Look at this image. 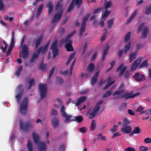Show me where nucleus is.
Masks as SVG:
<instances>
[{
	"label": "nucleus",
	"mask_w": 151,
	"mask_h": 151,
	"mask_svg": "<svg viewBox=\"0 0 151 151\" xmlns=\"http://www.w3.org/2000/svg\"><path fill=\"white\" fill-rule=\"evenodd\" d=\"M65 106L63 105L61 106L60 112L61 116L65 119V122L66 123L68 122L71 121H76L78 123L81 122L83 120V117L81 116H75V119L74 120H72L71 119L72 116L71 115L68 114L65 111Z\"/></svg>",
	"instance_id": "f257e3e1"
},
{
	"label": "nucleus",
	"mask_w": 151,
	"mask_h": 151,
	"mask_svg": "<svg viewBox=\"0 0 151 151\" xmlns=\"http://www.w3.org/2000/svg\"><path fill=\"white\" fill-rule=\"evenodd\" d=\"M133 92H126L124 94L114 97V99H115L119 98H124L125 99H133L135 97L139 96L140 95V93L138 92L134 94H132Z\"/></svg>",
	"instance_id": "f03ea898"
},
{
	"label": "nucleus",
	"mask_w": 151,
	"mask_h": 151,
	"mask_svg": "<svg viewBox=\"0 0 151 151\" xmlns=\"http://www.w3.org/2000/svg\"><path fill=\"white\" fill-rule=\"evenodd\" d=\"M38 89L39 91L41 99H42L45 98L47 93L46 85L44 84L40 83L38 86Z\"/></svg>",
	"instance_id": "7ed1b4c3"
},
{
	"label": "nucleus",
	"mask_w": 151,
	"mask_h": 151,
	"mask_svg": "<svg viewBox=\"0 0 151 151\" xmlns=\"http://www.w3.org/2000/svg\"><path fill=\"white\" fill-rule=\"evenodd\" d=\"M28 99L27 97H25L23 100L20 107V111L22 114H25L26 113Z\"/></svg>",
	"instance_id": "20e7f679"
},
{
	"label": "nucleus",
	"mask_w": 151,
	"mask_h": 151,
	"mask_svg": "<svg viewBox=\"0 0 151 151\" xmlns=\"http://www.w3.org/2000/svg\"><path fill=\"white\" fill-rule=\"evenodd\" d=\"M24 42V39L23 38L20 41V45H22V57L23 59L26 58L28 56L29 54V48L26 45H24L22 46V45Z\"/></svg>",
	"instance_id": "39448f33"
},
{
	"label": "nucleus",
	"mask_w": 151,
	"mask_h": 151,
	"mask_svg": "<svg viewBox=\"0 0 151 151\" xmlns=\"http://www.w3.org/2000/svg\"><path fill=\"white\" fill-rule=\"evenodd\" d=\"M19 124L21 130L25 132L28 131L32 126L31 122L26 121L23 123L21 120L19 121Z\"/></svg>",
	"instance_id": "423d86ee"
},
{
	"label": "nucleus",
	"mask_w": 151,
	"mask_h": 151,
	"mask_svg": "<svg viewBox=\"0 0 151 151\" xmlns=\"http://www.w3.org/2000/svg\"><path fill=\"white\" fill-rule=\"evenodd\" d=\"M58 41L55 40L52 43L50 46V49L52 50L53 57L55 58L58 54V50L57 47Z\"/></svg>",
	"instance_id": "0eeeda50"
},
{
	"label": "nucleus",
	"mask_w": 151,
	"mask_h": 151,
	"mask_svg": "<svg viewBox=\"0 0 151 151\" xmlns=\"http://www.w3.org/2000/svg\"><path fill=\"white\" fill-rule=\"evenodd\" d=\"M134 78L136 81L138 82L144 81L145 80V77L139 73H136L133 76Z\"/></svg>",
	"instance_id": "6e6552de"
},
{
	"label": "nucleus",
	"mask_w": 151,
	"mask_h": 151,
	"mask_svg": "<svg viewBox=\"0 0 151 151\" xmlns=\"http://www.w3.org/2000/svg\"><path fill=\"white\" fill-rule=\"evenodd\" d=\"M142 60V58L140 57L138 58L133 63L130 69L131 71L135 70L138 67L139 64L141 62Z\"/></svg>",
	"instance_id": "1a4fd4ad"
},
{
	"label": "nucleus",
	"mask_w": 151,
	"mask_h": 151,
	"mask_svg": "<svg viewBox=\"0 0 151 151\" xmlns=\"http://www.w3.org/2000/svg\"><path fill=\"white\" fill-rule=\"evenodd\" d=\"M63 14V11L61 10L60 12H59L56 13L54 16L52 20V23L54 24L60 19Z\"/></svg>",
	"instance_id": "9d476101"
},
{
	"label": "nucleus",
	"mask_w": 151,
	"mask_h": 151,
	"mask_svg": "<svg viewBox=\"0 0 151 151\" xmlns=\"http://www.w3.org/2000/svg\"><path fill=\"white\" fill-rule=\"evenodd\" d=\"M100 109V106L96 105L93 109L92 111L89 115L88 118L90 119H91L96 116L97 112Z\"/></svg>",
	"instance_id": "9b49d317"
},
{
	"label": "nucleus",
	"mask_w": 151,
	"mask_h": 151,
	"mask_svg": "<svg viewBox=\"0 0 151 151\" xmlns=\"http://www.w3.org/2000/svg\"><path fill=\"white\" fill-rule=\"evenodd\" d=\"M50 44V41H48L47 44L43 47H40L37 51V53L39 55L41 52L43 53L46 51L47 47Z\"/></svg>",
	"instance_id": "f8f14e48"
},
{
	"label": "nucleus",
	"mask_w": 151,
	"mask_h": 151,
	"mask_svg": "<svg viewBox=\"0 0 151 151\" xmlns=\"http://www.w3.org/2000/svg\"><path fill=\"white\" fill-rule=\"evenodd\" d=\"M37 145L38 151H47V147L45 142H41Z\"/></svg>",
	"instance_id": "ddd939ff"
},
{
	"label": "nucleus",
	"mask_w": 151,
	"mask_h": 151,
	"mask_svg": "<svg viewBox=\"0 0 151 151\" xmlns=\"http://www.w3.org/2000/svg\"><path fill=\"white\" fill-rule=\"evenodd\" d=\"M65 47L68 51H72L74 50V49L72 46V41L69 40L66 43Z\"/></svg>",
	"instance_id": "4468645a"
},
{
	"label": "nucleus",
	"mask_w": 151,
	"mask_h": 151,
	"mask_svg": "<svg viewBox=\"0 0 151 151\" xmlns=\"http://www.w3.org/2000/svg\"><path fill=\"white\" fill-rule=\"evenodd\" d=\"M121 131L124 134H128L131 132L132 128L130 126H123Z\"/></svg>",
	"instance_id": "2eb2a0df"
},
{
	"label": "nucleus",
	"mask_w": 151,
	"mask_h": 151,
	"mask_svg": "<svg viewBox=\"0 0 151 151\" xmlns=\"http://www.w3.org/2000/svg\"><path fill=\"white\" fill-rule=\"evenodd\" d=\"M52 126L55 128H56L59 125L60 121L56 117L53 118L51 120Z\"/></svg>",
	"instance_id": "dca6fc26"
},
{
	"label": "nucleus",
	"mask_w": 151,
	"mask_h": 151,
	"mask_svg": "<svg viewBox=\"0 0 151 151\" xmlns=\"http://www.w3.org/2000/svg\"><path fill=\"white\" fill-rule=\"evenodd\" d=\"M53 3L52 2L50 1L47 4L46 7L48 9V14L50 15L53 9Z\"/></svg>",
	"instance_id": "f3484780"
},
{
	"label": "nucleus",
	"mask_w": 151,
	"mask_h": 151,
	"mask_svg": "<svg viewBox=\"0 0 151 151\" xmlns=\"http://www.w3.org/2000/svg\"><path fill=\"white\" fill-rule=\"evenodd\" d=\"M149 33V29L147 26H146L144 29L142 33L141 38L142 39H145Z\"/></svg>",
	"instance_id": "a211bd4d"
},
{
	"label": "nucleus",
	"mask_w": 151,
	"mask_h": 151,
	"mask_svg": "<svg viewBox=\"0 0 151 151\" xmlns=\"http://www.w3.org/2000/svg\"><path fill=\"white\" fill-rule=\"evenodd\" d=\"M99 71H97L92 77L91 81V84L92 86H93L96 83L98 76Z\"/></svg>",
	"instance_id": "6ab92c4d"
},
{
	"label": "nucleus",
	"mask_w": 151,
	"mask_h": 151,
	"mask_svg": "<svg viewBox=\"0 0 151 151\" xmlns=\"http://www.w3.org/2000/svg\"><path fill=\"white\" fill-rule=\"evenodd\" d=\"M32 137L36 145L41 142L39 141L40 138L39 136L35 132L33 133Z\"/></svg>",
	"instance_id": "aec40b11"
},
{
	"label": "nucleus",
	"mask_w": 151,
	"mask_h": 151,
	"mask_svg": "<svg viewBox=\"0 0 151 151\" xmlns=\"http://www.w3.org/2000/svg\"><path fill=\"white\" fill-rule=\"evenodd\" d=\"M90 15V14L89 13H88L83 17L81 24L86 25V23Z\"/></svg>",
	"instance_id": "412c9836"
},
{
	"label": "nucleus",
	"mask_w": 151,
	"mask_h": 151,
	"mask_svg": "<svg viewBox=\"0 0 151 151\" xmlns=\"http://www.w3.org/2000/svg\"><path fill=\"white\" fill-rule=\"evenodd\" d=\"M63 3L61 1L58 2L56 5L55 7L56 10L57 11H59V12H60L61 10L63 11V10L62 8Z\"/></svg>",
	"instance_id": "4be33fe9"
},
{
	"label": "nucleus",
	"mask_w": 151,
	"mask_h": 151,
	"mask_svg": "<svg viewBox=\"0 0 151 151\" xmlns=\"http://www.w3.org/2000/svg\"><path fill=\"white\" fill-rule=\"evenodd\" d=\"M95 67L94 65L92 63H91L88 65L86 69V71L91 73L95 69Z\"/></svg>",
	"instance_id": "5701e85b"
},
{
	"label": "nucleus",
	"mask_w": 151,
	"mask_h": 151,
	"mask_svg": "<svg viewBox=\"0 0 151 151\" xmlns=\"http://www.w3.org/2000/svg\"><path fill=\"white\" fill-rule=\"evenodd\" d=\"M86 99V97L85 96L79 97L78 101L75 104L76 106H79L81 103L85 100Z\"/></svg>",
	"instance_id": "b1692460"
},
{
	"label": "nucleus",
	"mask_w": 151,
	"mask_h": 151,
	"mask_svg": "<svg viewBox=\"0 0 151 151\" xmlns=\"http://www.w3.org/2000/svg\"><path fill=\"white\" fill-rule=\"evenodd\" d=\"M86 99V97L85 96L79 97L78 101L75 104L76 106H79L81 103L85 100Z\"/></svg>",
	"instance_id": "393cba45"
},
{
	"label": "nucleus",
	"mask_w": 151,
	"mask_h": 151,
	"mask_svg": "<svg viewBox=\"0 0 151 151\" xmlns=\"http://www.w3.org/2000/svg\"><path fill=\"white\" fill-rule=\"evenodd\" d=\"M86 99V97L85 96L79 97L78 101L75 104L76 106H79L81 103L85 100Z\"/></svg>",
	"instance_id": "a878e982"
},
{
	"label": "nucleus",
	"mask_w": 151,
	"mask_h": 151,
	"mask_svg": "<svg viewBox=\"0 0 151 151\" xmlns=\"http://www.w3.org/2000/svg\"><path fill=\"white\" fill-rule=\"evenodd\" d=\"M44 6L43 4H42L39 6L37 10L36 15L37 17H38L41 14Z\"/></svg>",
	"instance_id": "bb28decb"
},
{
	"label": "nucleus",
	"mask_w": 151,
	"mask_h": 151,
	"mask_svg": "<svg viewBox=\"0 0 151 151\" xmlns=\"http://www.w3.org/2000/svg\"><path fill=\"white\" fill-rule=\"evenodd\" d=\"M39 56V55L36 52L33 53L30 59V63H34L35 62V60Z\"/></svg>",
	"instance_id": "cd10ccee"
},
{
	"label": "nucleus",
	"mask_w": 151,
	"mask_h": 151,
	"mask_svg": "<svg viewBox=\"0 0 151 151\" xmlns=\"http://www.w3.org/2000/svg\"><path fill=\"white\" fill-rule=\"evenodd\" d=\"M109 46H107L104 49L102 55V61H104L105 58L107 55V52L108 51L109 49Z\"/></svg>",
	"instance_id": "c85d7f7f"
},
{
	"label": "nucleus",
	"mask_w": 151,
	"mask_h": 151,
	"mask_svg": "<svg viewBox=\"0 0 151 151\" xmlns=\"http://www.w3.org/2000/svg\"><path fill=\"white\" fill-rule=\"evenodd\" d=\"M24 92V90H22L21 92L19 93L17 95L15 96L16 100L18 103H19L22 96V95Z\"/></svg>",
	"instance_id": "c756f323"
},
{
	"label": "nucleus",
	"mask_w": 151,
	"mask_h": 151,
	"mask_svg": "<svg viewBox=\"0 0 151 151\" xmlns=\"http://www.w3.org/2000/svg\"><path fill=\"white\" fill-rule=\"evenodd\" d=\"M137 12V9H136L134 11V13L132 14V15H131L130 18L128 19L127 21V24H128L129 23H130L133 19V18L135 17V16L136 15Z\"/></svg>",
	"instance_id": "7c9ffc66"
},
{
	"label": "nucleus",
	"mask_w": 151,
	"mask_h": 151,
	"mask_svg": "<svg viewBox=\"0 0 151 151\" xmlns=\"http://www.w3.org/2000/svg\"><path fill=\"white\" fill-rule=\"evenodd\" d=\"M29 85L27 88L28 90L30 89L31 87L35 85V80L33 79H32L30 80L29 81Z\"/></svg>",
	"instance_id": "2f4dec72"
},
{
	"label": "nucleus",
	"mask_w": 151,
	"mask_h": 151,
	"mask_svg": "<svg viewBox=\"0 0 151 151\" xmlns=\"http://www.w3.org/2000/svg\"><path fill=\"white\" fill-rule=\"evenodd\" d=\"M86 25L81 24L80 29L79 35L80 36H82L85 30V28Z\"/></svg>",
	"instance_id": "473e14b6"
},
{
	"label": "nucleus",
	"mask_w": 151,
	"mask_h": 151,
	"mask_svg": "<svg viewBox=\"0 0 151 151\" xmlns=\"http://www.w3.org/2000/svg\"><path fill=\"white\" fill-rule=\"evenodd\" d=\"M114 19L111 18L109 19L107 22V27L110 28L111 27L114 23Z\"/></svg>",
	"instance_id": "72a5a7b5"
},
{
	"label": "nucleus",
	"mask_w": 151,
	"mask_h": 151,
	"mask_svg": "<svg viewBox=\"0 0 151 151\" xmlns=\"http://www.w3.org/2000/svg\"><path fill=\"white\" fill-rule=\"evenodd\" d=\"M136 52L130 54L129 56V63L132 62L136 58Z\"/></svg>",
	"instance_id": "f704fd0d"
},
{
	"label": "nucleus",
	"mask_w": 151,
	"mask_h": 151,
	"mask_svg": "<svg viewBox=\"0 0 151 151\" xmlns=\"http://www.w3.org/2000/svg\"><path fill=\"white\" fill-rule=\"evenodd\" d=\"M112 5V2L111 1H109L108 2H106L104 3V8L105 9H107L110 8Z\"/></svg>",
	"instance_id": "c9c22d12"
},
{
	"label": "nucleus",
	"mask_w": 151,
	"mask_h": 151,
	"mask_svg": "<svg viewBox=\"0 0 151 151\" xmlns=\"http://www.w3.org/2000/svg\"><path fill=\"white\" fill-rule=\"evenodd\" d=\"M123 126H128V125L130 123V121L128 119L124 118L122 122Z\"/></svg>",
	"instance_id": "e433bc0d"
},
{
	"label": "nucleus",
	"mask_w": 151,
	"mask_h": 151,
	"mask_svg": "<svg viewBox=\"0 0 151 151\" xmlns=\"http://www.w3.org/2000/svg\"><path fill=\"white\" fill-rule=\"evenodd\" d=\"M96 127V122L94 120H93L92 121L91 123V131H94Z\"/></svg>",
	"instance_id": "4c0bfd02"
},
{
	"label": "nucleus",
	"mask_w": 151,
	"mask_h": 151,
	"mask_svg": "<svg viewBox=\"0 0 151 151\" xmlns=\"http://www.w3.org/2000/svg\"><path fill=\"white\" fill-rule=\"evenodd\" d=\"M131 46V42H130L124 46V52L125 53H127L129 51Z\"/></svg>",
	"instance_id": "58836bf2"
},
{
	"label": "nucleus",
	"mask_w": 151,
	"mask_h": 151,
	"mask_svg": "<svg viewBox=\"0 0 151 151\" xmlns=\"http://www.w3.org/2000/svg\"><path fill=\"white\" fill-rule=\"evenodd\" d=\"M27 147L28 151H33L31 141L29 140L28 141Z\"/></svg>",
	"instance_id": "ea45409f"
},
{
	"label": "nucleus",
	"mask_w": 151,
	"mask_h": 151,
	"mask_svg": "<svg viewBox=\"0 0 151 151\" xmlns=\"http://www.w3.org/2000/svg\"><path fill=\"white\" fill-rule=\"evenodd\" d=\"M105 11L104 14H103L102 18L106 19V18L111 13V11L107 9H105Z\"/></svg>",
	"instance_id": "a19ab883"
},
{
	"label": "nucleus",
	"mask_w": 151,
	"mask_h": 151,
	"mask_svg": "<svg viewBox=\"0 0 151 151\" xmlns=\"http://www.w3.org/2000/svg\"><path fill=\"white\" fill-rule=\"evenodd\" d=\"M72 1H73V4H74L75 3L76 6L78 8H79L81 6L82 3V2L79 0H72Z\"/></svg>",
	"instance_id": "79ce46f5"
},
{
	"label": "nucleus",
	"mask_w": 151,
	"mask_h": 151,
	"mask_svg": "<svg viewBox=\"0 0 151 151\" xmlns=\"http://www.w3.org/2000/svg\"><path fill=\"white\" fill-rule=\"evenodd\" d=\"M42 40V38L40 37L38 38L36 41L35 42V48L37 49L41 43Z\"/></svg>",
	"instance_id": "37998d69"
},
{
	"label": "nucleus",
	"mask_w": 151,
	"mask_h": 151,
	"mask_svg": "<svg viewBox=\"0 0 151 151\" xmlns=\"http://www.w3.org/2000/svg\"><path fill=\"white\" fill-rule=\"evenodd\" d=\"M131 36V32H128L125 37L124 41L125 42H128L130 39Z\"/></svg>",
	"instance_id": "c03bdc74"
},
{
	"label": "nucleus",
	"mask_w": 151,
	"mask_h": 151,
	"mask_svg": "<svg viewBox=\"0 0 151 151\" xmlns=\"http://www.w3.org/2000/svg\"><path fill=\"white\" fill-rule=\"evenodd\" d=\"M124 91V89H122L120 90H117L115 91L113 94L112 95L113 96H114L117 95L121 94Z\"/></svg>",
	"instance_id": "a18cd8bd"
},
{
	"label": "nucleus",
	"mask_w": 151,
	"mask_h": 151,
	"mask_svg": "<svg viewBox=\"0 0 151 151\" xmlns=\"http://www.w3.org/2000/svg\"><path fill=\"white\" fill-rule=\"evenodd\" d=\"M112 93V90H109L107 91L106 93H105L103 95L102 98H105L107 97L110 96Z\"/></svg>",
	"instance_id": "49530a36"
},
{
	"label": "nucleus",
	"mask_w": 151,
	"mask_h": 151,
	"mask_svg": "<svg viewBox=\"0 0 151 151\" xmlns=\"http://www.w3.org/2000/svg\"><path fill=\"white\" fill-rule=\"evenodd\" d=\"M151 13V4L146 7L145 14H150Z\"/></svg>",
	"instance_id": "de8ad7c7"
},
{
	"label": "nucleus",
	"mask_w": 151,
	"mask_h": 151,
	"mask_svg": "<svg viewBox=\"0 0 151 151\" xmlns=\"http://www.w3.org/2000/svg\"><path fill=\"white\" fill-rule=\"evenodd\" d=\"M22 66H19L16 72L15 75L17 76H19L20 75L21 72L22 71Z\"/></svg>",
	"instance_id": "09e8293b"
},
{
	"label": "nucleus",
	"mask_w": 151,
	"mask_h": 151,
	"mask_svg": "<svg viewBox=\"0 0 151 151\" xmlns=\"http://www.w3.org/2000/svg\"><path fill=\"white\" fill-rule=\"evenodd\" d=\"M141 132V129L139 127H136L134 128L133 130V132L134 134H138Z\"/></svg>",
	"instance_id": "8fccbe9b"
},
{
	"label": "nucleus",
	"mask_w": 151,
	"mask_h": 151,
	"mask_svg": "<svg viewBox=\"0 0 151 151\" xmlns=\"http://www.w3.org/2000/svg\"><path fill=\"white\" fill-rule=\"evenodd\" d=\"M147 60H145L140 65V68L147 67L148 66Z\"/></svg>",
	"instance_id": "3c124183"
},
{
	"label": "nucleus",
	"mask_w": 151,
	"mask_h": 151,
	"mask_svg": "<svg viewBox=\"0 0 151 151\" xmlns=\"http://www.w3.org/2000/svg\"><path fill=\"white\" fill-rule=\"evenodd\" d=\"M74 4H73V1H72L69 6L67 11V12H70L73 9Z\"/></svg>",
	"instance_id": "603ef678"
},
{
	"label": "nucleus",
	"mask_w": 151,
	"mask_h": 151,
	"mask_svg": "<svg viewBox=\"0 0 151 151\" xmlns=\"http://www.w3.org/2000/svg\"><path fill=\"white\" fill-rule=\"evenodd\" d=\"M40 69L42 70H44L46 69L47 65L42 63L40 66Z\"/></svg>",
	"instance_id": "864d4df0"
},
{
	"label": "nucleus",
	"mask_w": 151,
	"mask_h": 151,
	"mask_svg": "<svg viewBox=\"0 0 151 151\" xmlns=\"http://www.w3.org/2000/svg\"><path fill=\"white\" fill-rule=\"evenodd\" d=\"M79 131L82 133H86L87 131V129L84 127L80 128L79 129Z\"/></svg>",
	"instance_id": "5fc2aeb1"
},
{
	"label": "nucleus",
	"mask_w": 151,
	"mask_h": 151,
	"mask_svg": "<svg viewBox=\"0 0 151 151\" xmlns=\"http://www.w3.org/2000/svg\"><path fill=\"white\" fill-rule=\"evenodd\" d=\"M57 82L59 84H61L63 82V80L61 77H57Z\"/></svg>",
	"instance_id": "6e6d98bb"
},
{
	"label": "nucleus",
	"mask_w": 151,
	"mask_h": 151,
	"mask_svg": "<svg viewBox=\"0 0 151 151\" xmlns=\"http://www.w3.org/2000/svg\"><path fill=\"white\" fill-rule=\"evenodd\" d=\"M145 25V23H142L140 26L138 28L137 32L138 33H139L142 29L143 27H144Z\"/></svg>",
	"instance_id": "4d7b16f0"
},
{
	"label": "nucleus",
	"mask_w": 151,
	"mask_h": 151,
	"mask_svg": "<svg viewBox=\"0 0 151 151\" xmlns=\"http://www.w3.org/2000/svg\"><path fill=\"white\" fill-rule=\"evenodd\" d=\"M4 8V5L2 0H0V11H3Z\"/></svg>",
	"instance_id": "13d9d810"
},
{
	"label": "nucleus",
	"mask_w": 151,
	"mask_h": 151,
	"mask_svg": "<svg viewBox=\"0 0 151 151\" xmlns=\"http://www.w3.org/2000/svg\"><path fill=\"white\" fill-rule=\"evenodd\" d=\"M3 42L4 44L5 45V46L4 47H3V46H2L1 49L4 52H5L7 47V44L5 41H4Z\"/></svg>",
	"instance_id": "bf43d9fd"
},
{
	"label": "nucleus",
	"mask_w": 151,
	"mask_h": 151,
	"mask_svg": "<svg viewBox=\"0 0 151 151\" xmlns=\"http://www.w3.org/2000/svg\"><path fill=\"white\" fill-rule=\"evenodd\" d=\"M124 64L123 63L121 64L117 68L116 71H121L124 67Z\"/></svg>",
	"instance_id": "052dcab7"
},
{
	"label": "nucleus",
	"mask_w": 151,
	"mask_h": 151,
	"mask_svg": "<svg viewBox=\"0 0 151 151\" xmlns=\"http://www.w3.org/2000/svg\"><path fill=\"white\" fill-rule=\"evenodd\" d=\"M68 72V68L67 70L63 71L61 70H60L59 72V73L60 74L63 75L64 76L67 74Z\"/></svg>",
	"instance_id": "680f3d73"
},
{
	"label": "nucleus",
	"mask_w": 151,
	"mask_h": 151,
	"mask_svg": "<svg viewBox=\"0 0 151 151\" xmlns=\"http://www.w3.org/2000/svg\"><path fill=\"white\" fill-rule=\"evenodd\" d=\"M148 149L147 147L144 146H141L139 148V150L141 151H147Z\"/></svg>",
	"instance_id": "e2e57ef3"
},
{
	"label": "nucleus",
	"mask_w": 151,
	"mask_h": 151,
	"mask_svg": "<svg viewBox=\"0 0 151 151\" xmlns=\"http://www.w3.org/2000/svg\"><path fill=\"white\" fill-rule=\"evenodd\" d=\"M127 104L126 103H124L121 104V106L119 107V109L120 111H122L124 110V109L123 107L126 108L127 107Z\"/></svg>",
	"instance_id": "0e129e2a"
},
{
	"label": "nucleus",
	"mask_w": 151,
	"mask_h": 151,
	"mask_svg": "<svg viewBox=\"0 0 151 151\" xmlns=\"http://www.w3.org/2000/svg\"><path fill=\"white\" fill-rule=\"evenodd\" d=\"M55 67H53L52 69H51L50 74L49 75V78H50L52 76L53 73L55 71Z\"/></svg>",
	"instance_id": "69168bd1"
},
{
	"label": "nucleus",
	"mask_w": 151,
	"mask_h": 151,
	"mask_svg": "<svg viewBox=\"0 0 151 151\" xmlns=\"http://www.w3.org/2000/svg\"><path fill=\"white\" fill-rule=\"evenodd\" d=\"M98 136L99 139H101L103 140H105L106 139V137L105 136H103L102 134H100L98 135Z\"/></svg>",
	"instance_id": "338daca9"
},
{
	"label": "nucleus",
	"mask_w": 151,
	"mask_h": 151,
	"mask_svg": "<svg viewBox=\"0 0 151 151\" xmlns=\"http://www.w3.org/2000/svg\"><path fill=\"white\" fill-rule=\"evenodd\" d=\"M125 151H136L135 149L132 147H129L125 150Z\"/></svg>",
	"instance_id": "774afa93"
}]
</instances>
